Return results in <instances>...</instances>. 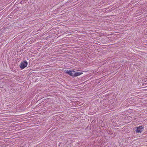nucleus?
<instances>
[{"instance_id":"3","label":"nucleus","mask_w":147,"mask_h":147,"mask_svg":"<svg viewBox=\"0 0 147 147\" xmlns=\"http://www.w3.org/2000/svg\"><path fill=\"white\" fill-rule=\"evenodd\" d=\"M144 129V127L142 126H140L137 127L135 131L136 133H141Z\"/></svg>"},{"instance_id":"2","label":"nucleus","mask_w":147,"mask_h":147,"mask_svg":"<svg viewBox=\"0 0 147 147\" xmlns=\"http://www.w3.org/2000/svg\"><path fill=\"white\" fill-rule=\"evenodd\" d=\"M28 65V63L26 61H24L22 62L20 64V67L23 69L26 67Z\"/></svg>"},{"instance_id":"1","label":"nucleus","mask_w":147,"mask_h":147,"mask_svg":"<svg viewBox=\"0 0 147 147\" xmlns=\"http://www.w3.org/2000/svg\"><path fill=\"white\" fill-rule=\"evenodd\" d=\"M66 72L71 76H80L82 74V73L81 72H76L73 70H67L66 71Z\"/></svg>"}]
</instances>
